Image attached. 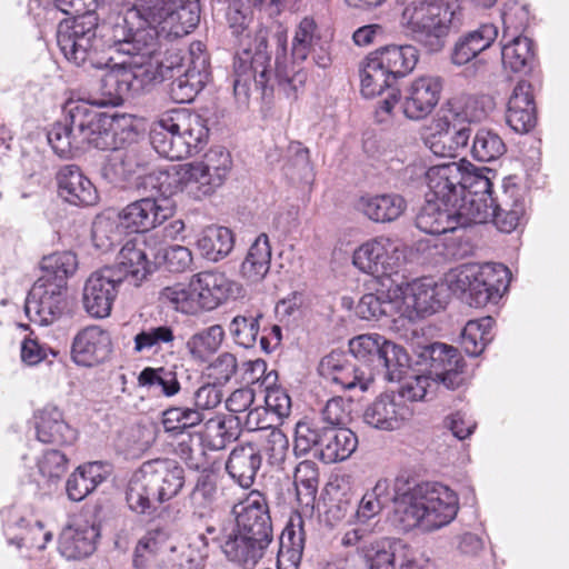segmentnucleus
Instances as JSON below:
<instances>
[{
  "instance_id": "1",
  "label": "nucleus",
  "mask_w": 569,
  "mask_h": 569,
  "mask_svg": "<svg viewBox=\"0 0 569 569\" xmlns=\"http://www.w3.org/2000/svg\"><path fill=\"white\" fill-rule=\"evenodd\" d=\"M317 24L311 18H303L298 24L292 40L291 59L287 57V36L282 32L276 34L277 53L274 72L270 69L271 57L268 52V41L264 34L254 38V48H244L238 52L233 61V91L244 97L253 87L266 94L272 91L274 83L287 98H297V92L303 87L307 73L299 67L311 52L316 41Z\"/></svg>"
},
{
  "instance_id": "2",
  "label": "nucleus",
  "mask_w": 569,
  "mask_h": 569,
  "mask_svg": "<svg viewBox=\"0 0 569 569\" xmlns=\"http://www.w3.org/2000/svg\"><path fill=\"white\" fill-rule=\"evenodd\" d=\"M137 14L142 24L133 29L126 18L113 27V42L118 53L153 57L160 32L174 38L190 33L200 22L198 0H136Z\"/></svg>"
},
{
  "instance_id": "3",
  "label": "nucleus",
  "mask_w": 569,
  "mask_h": 569,
  "mask_svg": "<svg viewBox=\"0 0 569 569\" xmlns=\"http://www.w3.org/2000/svg\"><path fill=\"white\" fill-rule=\"evenodd\" d=\"M113 39V36L108 41L101 38V46L94 54L97 60H104V64H97L90 58L81 63H74L86 69L93 68L102 71L97 93L91 97L92 104L100 108L121 106L129 97L149 91L160 77L158 62L154 63L152 57L128 54L133 59L132 61L112 64L113 58L108 56L107 51L118 52L114 48H110Z\"/></svg>"
},
{
  "instance_id": "4",
  "label": "nucleus",
  "mask_w": 569,
  "mask_h": 569,
  "mask_svg": "<svg viewBox=\"0 0 569 569\" xmlns=\"http://www.w3.org/2000/svg\"><path fill=\"white\" fill-rule=\"evenodd\" d=\"M184 482V469L177 460H147L132 473L127 483V505L137 515L153 516L162 503L181 492Z\"/></svg>"
},
{
  "instance_id": "5",
  "label": "nucleus",
  "mask_w": 569,
  "mask_h": 569,
  "mask_svg": "<svg viewBox=\"0 0 569 569\" xmlns=\"http://www.w3.org/2000/svg\"><path fill=\"white\" fill-rule=\"evenodd\" d=\"M401 19L412 40L429 54L441 52L450 32L461 24L458 6L436 0L409 1Z\"/></svg>"
},
{
  "instance_id": "6",
  "label": "nucleus",
  "mask_w": 569,
  "mask_h": 569,
  "mask_svg": "<svg viewBox=\"0 0 569 569\" xmlns=\"http://www.w3.org/2000/svg\"><path fill=\"white\" fill-rule=\"evenodd\" d=\"M209 129L198 114L173 112L156 120L149 132L154 151L170 160L199 153L208 142Z\"/></svg>"
},
{
  "instance_id": "7",
  "label": "nucleus",
  "mask_w": 569,
  "mask_h": 569,
  "mask_svg": "<svg viewBox=\"0 0 569 569\" xmlns=\"http://www.w3.org/2000/svg\"><path fill=\"white\" fill-rule=\"evenodd\" d=\"M510 271L502 263H465L447 274L448 288L476 308L497 303L510 283Z\"/></svg>"
},
{
  "instance_id": "8",
  "label": "nucleus",
  "mask_w": 569,
  "mask_h": 569,
  "mask_svg": "<svg viewBox=\"0 0 569 569\" xmlns=\"http://www.w3.org/2000/svg\"><path fill=\"white\" fill-rule=\"evenodd\" d=\"M91 97L88 100H69L64 104L63 122L76 132L79 139H82L88 147L98 150L116 148V136L118 129L127 132V137L137 134L132 124H123L113 118L100 113L92 107Z\"/></svg>"
},
{
  "instance_id": "9",
  "label": "nucleus",
  "mask_w": 569,
  "mask_h": 569,
  "mask_svg": "<svg viewBox=\"0 0 569 569\" xmlns=\"http://www.w3.org/2000/svg\"><path fill=\"white\" fill-rule=\"evenodd\" d=\"M232 167L230 152L221 147L210 148L198 162L182 164L187 181V194L196 200L212 194L222 186Z\"/></svg>"
},
{
  "instance_id": "10",
  "label": "nucleus",
  "mask_w": 569,
  "mask_h": 569,
  "mask_svg": "<svg viewBox=\"0 0 569 569\" xmlns=\"http://www.w3.org/2000/svg\"><path fill=\"white\" fill-rule=\"evenodd\" d=\"M528 12L525 7L515 6L502 12L503 39L510 33L511 40L502 47L501 57L506 69L523 74L536 66L533 42L519 33L526 28Z\"/></svg>"
},
{
  "instance_id": "11",
  "label": "nucleus",
  "mask_w": 569,
  "mask_h": 569,
  "mask_svg": "<svg viewBox=\"0 0 569 569\" xmlns=\"http://www.w3.org/2000/svg\"><path fill=\"white\" fill-rule=\"evenodd\" d=\"M417 365L425 367L432 380L456 390L466 382V361L452 346L433 342L416 348Z\"/></svg>"
},
{
  "instance_id": "12",
  "label": "nucleus",
  "mask_w": 569,
  "mask_h": 569,
  "mask_svg": "<svg viewBox=\"0 0 569 569\" xmlns=\"http://www.w3.org/2000/svg\"><path fill=\"white\" fill-rule=\"evenodd\" d=\"M69 310L68 288L46 279H38L32 284L24 302L26 316L39 326L52 325Z\"/></svg>"
},
{
  "instance_id": "13",
  "label": "nucleus",
  "mask_w": 569,
  "mask_h": 569,
  "mask_svg": "<svg viewBox=\"0 0 569 569\" xmlns=\"http://www.w3.org/2000/svg\"><path fill=\"white\" fill-rule=\"evenodd\" d=\"M236 519L233 530L264 542H273V526L266 496L252 490L243 500L232 507Z\"/></svg>"
},
{
  "instance_id": "14",
  "label": "nucleus",
  "mask_w": 569,
  "mask_h": 569,
  "mask_svg": "<svg viewBox=\"0 0 569 569\" xmlns=\"http://www.w3.org/2000/svg\"><path fill=\"white\" fill-rule=\"evenodd\" d=\"M121 277L114 272V268L104 267L87 279L82 303L88 315L98 319L110 316L118 288L122 283Z\"/></svg>"
},
{
  "instance_id": "15",
  "label": "nucleus",
  "mask_w": 569,
  "mask_h": 569,
  "mask_svg": "<svg viewBox=\"0 0 569 569\" xmlns=\"http://www.w3.org/2000/svg\"><path fill=\"white\" fill-rule=\"evenodd\" d=\"M174 213L171 199L143 197L129 203L119 213L122 227L131 232H146L162 224Z\"/></svg>"
},
{
  "instance_id": "16",
  "label": "nucleus",
  "mask_w": 569,
  "mask_h": 569,
  "mask_svg": "<svg viewBox=\"0 0 569 569\" xmlns=\"http://www.w3.org/2000/svg\"><path fill=\"white\" fill-rule=\"evenodd\" d=\"M319 375L339 387L341 390L359 388L366 391L372 382L371 373H367L355 358L346 351L333 350L325 356L318 366Z\"/></svg>"
},
{
  "instance_id": "17",
  "label": "nucleus",
  "mask_w": 569,
  "mask_h": 569,
  "mask_svg": "<svg viewBox=\"0 0 569 569\" xmlns=\"http://www.w3.org/2000/svg\"><path fill=\"white\" fill-rule=\"evenodd\" d=\"M421 490L420 483L410 486L397 481L390 521L398 531L408 532L418 527L425 531L426 509Z\"/></svg>"
},
{
  "instance_id": "18",
  "label": "nucleus",
  "mask_w": 569,
  "mask_h": 569,
  "mask_svg": "<svg viewBox=\"0 0 569 569\" xmlns=\"http://www.w3.org/2000/svg\"><path fill=\"white\" fill-rule=\"evenodd\" d=\"M443 89V80L438 76H421L406 88L401 109L406 118L422 120L437 107Z\"/></svg>"
},
{
  "instance_id": "19",
  "label": "nucleus",
  "mask_w": 569,
  "mask_h": 569,
  "mask_svg": "<svg viewBox=\"0 0 569 569\" xmlns=\"http://www.w3.org/2000/svg\"><path fill=\"white\" fill-rule=\"evenodd\" d=\"M371 569H426L417 560L415 550L400 539L380 538L365 546Z\"/></svg>"
},
{
  "instance_id": "20",
  "label": "nucleus",
  "mask_w": 569,
  "mask_h": 569,
  "mask_svg": "<svg viewBox=\"0 0 569 569\" xmlns=\"http://www.w3.org/2000/svg\"><path fill=\"white\" fill-rule=\"evenodd\" d=\"M420 485L426 509L425 531H432L449 525L456 518L459 509L457 495L440 483L423 482Z\"/></svg>"
},
{
  "instance_id": "21",
  "label": "nucleus",
  "mask_w": 569,
  "mask_h": 569,
  "mask_svg": "<svg viewBox=\"0 0 569 569\" xmlns=\"http://www.w3.org/2000/svg\"><path fill=\"white\" fill-rule=\"evenodd\" d=\"M463 163L449 162L433 166L426 172L429 189L427 198L439 200L442 206H457L462 197Z\"/></svg>"
},
{
  "instance_id": "22",
  "label": "nucleus",
  "mask_w": 569,
  "mask_h": 569,
  "mask_svg": "<svg viewBox=\"0 0 569 569\" xmlns=\"http://www.w3.org/2000/svg\"><path fill=\"white\" fill-rule=\"evenodd\" d=\"M112 352L110 333L99 326L80 330L71 345V359L78 366L92 367L107 360Z\"/></svg>"
},
{
  "instance_id": "23",
  "label": "nucleus",
  "mask_w": 569,
  "mask_h": 569,
  "mask_svg": "<svg viewBox=\"0 0 569 569\" xmlns=\"http://www.w3.org/2000/svg\"><path fill=\"white\" fill-rule=\"evenodd\" d=\"M397 251L398 247L390 238L377 237L366 241L355 250L352 263L360 271L368 274H387L393 270L398 259L393 254Z\"/></svg>"
},
{
  "instance_id": "24",
  "label": "nucleus",
  "mask_w": 569,
  "mask_h": 569,
  "mask_svg": "<svg viewBox=\"0 0 569 569\" xmlns=\"http://www.w3.org/2000/svg\"><path fill=\"white\" fill-rule=\"evenodd\" d=\"M361 93L365 98H373L389 89L388 96L379 103L378 111L391 113L395 106L401 99V92L395 88V80H391L390 74L387 73L385 68L380 66L377 58L371 53L366 62L359 70Z\"/></svg>"
},
{
  "instance_id": "25",
  "label": "nucleus",
  "mask_w": 569,
  "mask_h": 569,
  "mask_svg": "<svg viewBox=\"0 0 569 569\" xmlns=\"http://www.w3.org/2000/svg\"><path fill=\"white\" fill-rule=\"evenodd\" d=\"M149 246L141 236L129 239L119 251L114 272L122 274L124 279H131L138 286L153 271V266L148 258ZM153 252V249L150 248Z\"/></svg>"
},
{
  "instance_id": "26",
  "label": "nucleus",
  "mask_w": 569,
  "mask_h": 569,
  "mask_svg": "<svg viewBox=\"0 0 569 569\" xmlns=\"http://www.w3.org/2000/svg\"><path fill=\"white\" fill-rule=\"evenodd\" d=\"M412 415L411 409L397 400L395 392L380 395L363 412V421L372 428L397 430Z\"/></svg>"
},
{
  "instance_id": "27",
  "label": "nucleus",
  "mask_w": 569,
  "mask_h": 569,
  "mask_svg": "<svg viewBox=\"0 0 569 569\" xmlns=\"http://www.w3.org/2000/svg\"><path fill=\"white\" fill-rule=\"evenodd\" d=\"M108 157L102 171L106 178L111 182L127 180L132 174H140L149 170L150 154L148 150H142L137 146L127 149H120L116 141V148Z\"/></svg>"
},
{
  "instance_id": "28",
  "label": "nucleus",
  "mask_w": 569,
  "mask_h": 569,
  "mask_svg": "<svg viewBox=\"0 0 569 569\" xmlns=\"http://www.w3.org/2000/svg\"><path fill=\"white\" fill-rule=\"evenodd\" d=\"M58 193L73 206L89 207L98 201L93 183L76 164L63 166L57 173Z\"/></svg>"
},
{
  "instance_id": "29",
  "label": "nucleus",
  "mask_w": 569,
  "mask_h": 569,
  "mask_svg": "<svg viewBox=\"0 0 569 569\" xmlns=\"http://www.w3.org/2000/svg\"><path fill=\"white\" fill-rule=\"evenodd\" d=\"M506 121L517 133H527L535 128L537 114L530 82L521 80L515 86L507 104Z\"/></svg>"
},
{
  "instance_id": "30",
  "label": "nucleus",
  "mask_w": 569,
  "mask_h": 569,
  "mask_svg": "<svg viewBox=\"0 0 569 569\" xmlns=\"http://www.w3.org/2000/svg\"><path fill=\"white\" fill-rule=\"evenodd\" d=\"M137 189L150 191L149 197L171 199V196L181 191L187 193L186 177H182V164H172L167 168H154L138 176Z\"/></svg>"
},
{
  "instance_id": "31",
  "label": "nucleus",
  "mask_w": 569,
  "mask_h": 569,
  "mask_svg": "<svg viewBox=\"0 0 569 569\" xmlns=\"http://www.w3.org/2000/svg\"><path fill=\"white\" fill-rule=\"evenodd\" d=\"M498 37L493 23H482L477 29L461 34L450 51V61L457 67L465 66L488 49Z\"/></svg>"
},
{
  "instance_id": "32",
  "label": "nucleus",
  "mask_w": 569,
  "mask_h": 569,
  "mask_svg": "<svg viewBox=\"0 0 569 569\" xmlns=\"http://www.w3.org/2000/svg\"><path fill=\"white\" fill-rule=\"evenodd\" d=\"M232 282L224 273L202 271L191 278L196 302L206 310H213L223 303L231 293Z\"/></svg>"
},
{
  "instance_id": "33",
  "label": "nucleus",
  "mask_w": 569,
  "mask_h": 569,
  "mask_svg": "<svg viewBox=\"0 0 569 569\" xmlns=\"http://www.w3.org/2000/svg\"><path fill=\"white\" fill-rule=\"evenodd\" d=\"M261 450L252 442L234 447L227 461L226 471L241 488H250L261 467Z\"/></svg>"
},
{
  "instance_id": "34",
  "label": "nucleus",
  "mask_w": 569,
  "mask_h": 569,
  "mask_svg": "<svg viewBox=\"0 0 569 569\" xmlns=\"http://www.w3.org/2000/svg\"><path fill=\"white\" fill-rule=\"evenodd\" d=\"M270 543L233 530L222 546L228 561L241 569H254Z\"/></svg>"
},
{
  "instance_id": "35",
  "label": "nucleus",
  "mask_w": 569,
  "mask_h": 569,
  "mask_svg": "<svg viewBox=\"0 0 569 569\" xmlns=\"http://www.w3.org/2000/svg\"><path fill=\"white\" fill-rule=\"evenodd\" d=\"M37 419V438L43 443L71 445L77 439V431L63 419L62 412L54 406L39 410Z\"/></svg>"
},
{
  "instance_id": "36",
  "label": "nucleus",
  "mask_w": 569,
  "mask_h": 569,
  "mask_svg": "<svg viewBox=\"0 0 569 569\" xmlns=\"http://www.w3.org/2000/svg\"><path fill=\"white\" fill-rule=\"evenodd\" d=\"M372 54L396 82L410 74L419 61V50L412 44H390L381 47Z\"/></svg>"
},
{
  "instance_id": "37",
  "label": "nucleus",
  "mask_w": 569,
  "mask_h": 569,
  "mask_svg": "<svg viewBox=\"0 0 569 569\" xmlns=\"http://www.w3.org/2000/svg\"><path fill=\"white\" fill-rule=\"evenodd\" d=\"M357 208L373 222H392L406 210L407 202L398 193L366 194L360 197Z\"/></svg>"
},
{
  "instance_id": "38",
  "label": "nucleus",
  "mask_w": 569,
  "mask_h": 569,
  "mask_svg": "<svg viewBox=\"0 0 569 569\" xmlns=\"http://www.w3.org/2000/svg\"><path fill=\"white\" fill-rule=\"evenodd\" d=\"M445 284H438L432 278H421L409 283L405 302L417 313H435L443 308Z\"/></svg>"
},
{
  "instance_id": "39",
  "label": "nucleus",
  "mask_w": 569,
  "mask_h": 569,
  "mask_svg": "<svg viewBox=\"0 0 569 569\" xmlns=\"http://www.w3.org/2000/svg\"><path fill=\"white\" fill-rule=\"evenodd\" d=\"M452 206H442L439 200L427 198L416 217V226L428 234H442L455 231L456 213Z\"/></svg>"
},
{
  "instance_id": "40",
  "label": "nucleus",
  "mask_w": 569,
  "mask_h": 569,
  "mask_svg": "<svg viewBox=\"0 0 569 569\" xmlns=\"http://www.w3.org/2000/svg\"><path fill=\"white\" fill-rule=\"evenodd\" d=\"M97 536L98 533L93 527L68 526L63 528L59 536V552L68 560L86 558L96 550Z\"/></svg>"
},
{
  "instance_id": "41",
  "label": "nucleus",
  "mask_w": 569,
  "mask_h": 569,
  "mask_svg": "<svg viewBox=\"0 0 569 569\" xmlns=\"http://www.w3.org/2000/svg\"><path fill=\"white\" fill-rule=\"evenodd\" d=\"M409 369L410 359L405 348L386 339V343L369 373H371L372 379L373 375L377 373L382 375L386 380L395 382L401 381L405 375H408Z\"/></svg>"
},
{
  "instance_id": "42",
  "label": "nucleus",
  "mask_w": 569,
  "mask_h": 569,
  "mask_svg": "<svg viewBox=\"0 0 569 569\" xmlns=\"http://www.w3.org/2000/svg\"><path fill=\"white\" fill-rule=\"evenodd\" d=\"M271 244L267 233H260L248 249L241 263L240 273L250 283H259L271 266Z\"/></svg>"
},
{
  "instance_id": "43",
  "label": "nucleus",
  "mask_w": 569,
  "mask_h": 569,
  "mask_svg": "<svg viewBox=\"0 0 569 569\" xmlns=\"http://www.w3.org/2000/svg\"><path fill=\"white\" fill-rule=\"evenodd\" d=\"M234 238L227 227L209 226L204 228L196 240L200 254L209 261L217 262L226 258L233 249Z\"/></svg>"
},
{
  "instance_id": "44",
  "label": "nucleus",
  "mask_w": 569,
  "mask_h": 569,
  "mask_svg": "<svg viewBox=\"0 0 569 569\" xmlns=\"http://www.w3.org/2000/svg\"><path fill=\"white\" fill-rule=\"evenodd\" d=\"M358 447V438L349 428L328 426L320 460L332 463L348 459Z\"/></svg>"
},
{
  "instance_id": "45",
  "label": "nucleus",
  "mask_w": 569,
  "mask_h": 569,
  "mask_svg": "<svg viewBox=\"0 0 569 569\" xmlns=\"http://www.w3.org/2000/svg\"><path fill=\"white\" fill-rule=\"evenodd\" d=\"M224 339V330L220 325H212L191 335L186 342L190 359L199 365L207 363L219 350Z\"/></svg>"
},
{
  "instance_id": "46",
  "label": "nucleus",
  "mask_w": 569,
  "mask_h": 569,
  "mask_svg": "<svg viewBox=\"0 0 569 569\" xmlns=\"http://www.w3.org/2000/svg\"><path fill=\"white\" fill-rule=\"evenodd\" d=\"M439 126L445 137L451 140L453 144L451 148L459 149L468 144L472 130L468 114L459 102H448Z\"/></svg>"
},
{
  "instance_id": "47",
  "label": "nucleus",
  "mask_w": 569,
  "mask_h": 569,
  "mask_svg": "<svg viewBox=\"0 0 569 569\" xmlns=\"http://www.w3.org/2000/svg\"><path fill=\"white\" fill-rule=\"evenodd\" d=\"M101 469L100 462L78 467L66 483L68 498L72 501H81L91 493L104 480Z\"/></svg>"
},
{
  "instance_id": "48",
  "label": "nucleus",
  "mask_w": 569,
  "mask_h": 569,
  "mask_svg": "<svg viewBox=\"0 0 569 569\" xmlns=\"http://www.w3.org/2000/svg\"><path fill=\"white\" fill-rule=\"evenodd\" d=\"M328 426L320 421L301 420L295 428L293 452L296 456H305L313 452V456L320 459L322 443Z\"/></svg>"
},
{
  "instance_id": "49",
  "label": "nucleus",
  "mask_w": 569,
  "mask_h": 569,
  "mask_svg": "<svg viewBox=\"0 0 569 569\" xmlns=\"http://www.w3.org/2000/svg\"><path fill=\"white\" fill-rule=\"evenodd\" d=\"M217 496V482L212 475L201 473L189 495L191 515L197 519L210 518Z\"/></svg>"
},
{
  "instance_id": "50",
  "label": "nucleus",
  "mask_w": 569,
  "mask_h": 569,
  "mask_svg": "<svg viewBox=\"0 0 569 569\" xmlns=\"http://www.w3.org/2000/svg\"><path fill=\"white\" fill-rule=\"evenodd\" d=\"M78 268L77 256L71 251L54 252L42 258V274L38 279L67 288V280Z\"/></svg>"
},
{
  "instance_id": "51",
  "label": "nucleus",
  "mask_w": 569,
  "mask_h": 569,
  "mask_svg": "<svg viewBox=\"0 0 569 569\" xmlns=\"http://www.w3.org/2000/svg\"><path fill=\"white\" fill-rule=\"evenodd\" d=\"M303 520L298 517L287 523L279 537L278 562H300L305 549Z\"/></svg>"
},
{
  "instance_id": "52",
  "label": "nucleus",
  "mask_w": 569,
  "mask_h": 569,
  "mask_svg": "<svg viewBox=\"0 0 569 569\" xmlns=\"http://www.w3.org/2000/svg\"><path fill=\"white\" fill-rule=\"evenodd\" d=\"M176 341L174 328L171 325L162 323L142 328L133 337V350L141 353L144 351H158L166 348H173Z\"/></svg>"
},
{
  "instance_id": "53",
  "label": "nucleus",
  "mask_w": 569,
  "mask_h": 569,
  "mask_svg": "<svg viewBox=\"0 0 569 569\" xmlns=\"http://www.w3.org/2000/svg\"><path fill=\"white\" fill-rule=\"evenodd\" d=\"M495 323L492 317H482L476 320H469L460 337V343L465 352L471 357H477L485 350V347L491 341V329Z\"/></svg>"
},
{
  "instance_id": "54",
  "label": "nucleus",
  "mask_w": 569,
  "mask_h": 569,
  "mask_svg": "<svg viewBox=\"0 0 569 569\" xmlns=\"http://www.w3.org/2000/svg\"><path fill=\"white\" fill-rule=\"evenodd\" d=\"M126 228L118 214H100L97 216L92 223V241L101 251H109L116 244L122 241Z\"/></svg>"
},
{
  "instance_id": "55",
  "label": "nucleus",
  "mask_w": 569,
  "mask_h": 569,
  "mask_svg": "<svg viewBox=\"0 0 569 569\" xmlns=\"http://www.w3.org/2000/svg\"><path fill=\"white\" fill-rule=\"evenodd\" d=\"M398 306V300L392 299L389 292L381 290L363 295L357 305L356 312L361 319L379 320L382 317H393Z\"/></svg>"
},
{
  "instance_id": "56",
  "label": "nucleus",
  "mask_w": 569,
  "mask_h": 569,
  "mask_svg": "<svg viewBox=\"0 0 569 569\" xmlns=\"http://www.w3.org/2000/svg\"><path fill=\"white\" fill-rule=\"evenodd\" d=\"M204 419L202 412L189 407H170L162 412L161 423L170 437L183 436Z\"/></svg>"
},
{
  "instance_id": "57",
  "label": "nucleus",
  "mask_w": 569,
  "mask_h": 569,
  "mask_svg": "<svg viewBox=\"0 0 569 569\" xmlns=\"http://www.w3.org/2000/svg\"><path fill=\"white\" fill-rule=\"evenodd\" d=\"M138 383L141 387H159L166 397H173L179 393L181 386L177 376V367H146L138 376Z\"/></svg>"
},
{
  "instance_id": "58",
  "label": "nucleus",
  "mask_w": 569,
  "mask_h": 569,
  "mask_svg": "<svg viewBox=\"0 0 569 569\" xmlns=\"http://www.w3.org/2000/svg\"><path fill=\"white\" fill-rule=\"evenodd\" d=\"M263 315L257 312H246L237 315L229 323L228 330L236 345L246 349L254 346L259 331L260 320Z\"/></svg>"
},
{
  "instance_id": "59",
  "label": "nucleus",
  "mask_w": 569,
  "mask_h": 569,
  "mask_svg": "<svg viewBox=\"0 0 569 569\" xmlns=\"http://www.w3.org/2000/svg\"><path fill=\"white\" fill-rule=\"evenodd\" d=\"M457 227H468L473 223H483L492 217L491 201L487 198L461 197L460 202L453 207Z\"/></svg>"
},
{
  "instance_id": "60",
  "label": "nucleus",
  "mask_w": 569,
  "mask_h": 569,
  "mask_svg": "<svg viewBox=\"0 0 569 569\" xmlns=\"http://www.w3.org/2000/svg\"><path fill=\"white\" fill-rule=\"evenodd\" d=\"M233 419L214 417L206 421L203 430L199 432L203 447L212 451H219L236 439L231 431Z\"/></svg>"
},
{
  "instance_id": "61",
  "label": "nucleus",
  "mask_w": 569,
  "mask_h": 569,
  "mask_svg": "<svg viewBox=\"0 0 569 569\" xmlns=\"http://www.w3.org/2000/svg\"><path fill=\"white\" fill-rule=\"evenodd\" d=\"M47 139L54 153L61 158H69L73 154V151L83 150L88 147L63 121L52 124L47 133Z\"/></svg>"
},
{
  "instance_id": "62",
  "label": "nucleus",
  "mask_w": 569,
  "mask_h": 569,
  "mask_svg": "<svg viewBox=\"0 0 569 569\" xmlns=\"http://www.w3.org/2000/svg\"><path fill=\"white\" fill-rule=\"evenodd\" d=\"M297 497L307 506L313 502L318 491L319 471L312 460H303L298 463L293 475Z\"/></svg>"
},
{
  "instance_id": "63",
  "label": "nucleus",
  "mask_w": 569,
  "mask_h": 569,
  "mask_svg": "<svg viewBox=\"0 0 569 569\" xmlns=\"http://www.w3.org/2000/svg\"><path fill=\"white\" fill-rule=\"evenodd\" d=\"M386 343V338L378 333L360 335L349 341V355L355 358V361H363L370 368V371L376 363V360Z\"/></svg>"
},
{
  "instance_id": "64",
  "label": "nucleus",
  "mask_w": 569,
  "mask_h": 569,
  "mask_svg": "<svg viewBox=\"0 0 569 569\" xmlns=\"http://www.w3.org/2000/svg\"><path fill=\"white\" fill-rule=\"evenodd\" d=\"M506 152V144L493 131L480 129L477 131L471 148L472 157L481 162L499 159Z\"/></svg>"
}]
</instances>
